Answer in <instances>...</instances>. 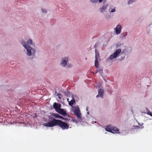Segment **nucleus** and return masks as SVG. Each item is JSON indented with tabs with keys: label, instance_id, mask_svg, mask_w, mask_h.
I'll use <instances>...</instances> for the list:
<instances>
[{
	"label": "nucleus",
	"instance_id": "obj_1",
	"mask_svg": "<svg viewBox=\"0 0 152 152\" xmlns=\"http://www.w3.org/2000/svg\"><path fill=\"white\" fill-rule=\"evenodd\" d=\"M44 125L49 127H52L56 126H58L63 130L68 129L69 127V125L66 122L55 118L52 119L50 121L45 123Z\"/></svg>",
	"mask_w": 152,
	"mask_h": 152
},
{
	"label": "nucleus",
	"instance_id": "obj_2",
	"mask_svg": "<svg viewBox=\"0 0 152 152\" xmlns=\"http://www.w3.org/2000/svg\"><path fill=\"white\" fill-rule=\"evenodd\" d=\"M32 43V40L31 39H29L27 41V43L24 41H22L21 42L22 45L26 49L27 54L28 56H30L32 54L34 55L35 53V50L30 47Z\"/></svg>",
	"mask_w": 152,
	"mask_h": 152
},
{
	"label": "nucleus",
	"instance_id": "obj_3",
	"mask_svg": "<svg viewBox=\"0 0 152 152\" xmlns=\"http://www.w3.org/2000/svg\"><path fill=\"white\" fill-rule=\"evenodd\" d=\"M73 111L75 115L78 118H81V114L80 113L79 107L78 106L74 107L73 108Z\"/></svg>",
	"mask_w": 152,
	"mask_h": 152
},
{
	"label": "nucleus",
	"instance_id": "obj_4",
	"mask_svg": "<svg viewBox=\"0 0 152 152\" xmlns=\"http://www.w3.org/2000/svg\"><path fill=\"white\" fill-rule=\"evenodd\" d=\"M121 52V50L120 49H118L116 50L113 54L110 55L109 57V59L112 60L113 58H116L118 55Z\"/></svg>",
	"mask_w": 152,
	"mask_h": 152
},
{
	"label": "nucleus",
	"instance_id": "obj_5",
	"mask_svg": "<svg viewBox=\"0 0 152 152\" xmlns=\"http://www.w3.org/2000/svg\"><path fill=\"white\" fill-rule=\"evenodd\" d=\"M122 29V27L120 24L118 25L116 28H114V30L117 34H120Z\"/></svg>",
	"mask_w": 152,
	"mask_h": 152
},
{
	"label": "nucleus",
	"instance_id": "obj_6",
	"mask_svg": "<svg viewBox=\"0 0 152 152\" xmlns=\"http://www.w3.org/2000/svg\"><path fill=\"white\" fill-rule=\"evenodd\" d=\"M61 105L60 104L55 102L53 104V107L56 112L61 108Z\"/></svg>",
	"mask_w": 152,
	"mask_h": 152
},
{
	"label": "nucleus",
	"instance_id": "obj_7",
	"mask_svg": "<svg viewBox=\"0 0 152 152\" xmlns=\"http://www.w3.org/2000/svg\"><path fill=\"white\" fill-rule=\"evenodd\" d=\"M104 93L103 90L102 89H99L98 91V94L96 96V97L98 98L100 96L102 98L103 97V94Z\"/></svg>",
	"mask_w": 152,
	"mask_h": 152
},
{
	"label": "nucleus",
	"instance_id": "obj_8",
	"mask_svg": "<svg viewBox=\"0 0 152 152\" xmlns=\"http://www.w3.org/2000/svg\"><path fill=\"white\" fill-rule=\"evenodd\" d=\"M57 112L64 116L66 115V112L63 109H60L59 110L57 111Z\"/></svg>",
	"mask_w": 152,
	"mask_h": 152
},
{
	"label": "nucleus",
	"instance_id": "obj_9",
	"mask_svg": "<svg viewBox=\"0 0 152 152\" xmlns=\"http://www.w3.org/2000/svg\"><path fill=\"white\" fill-rule=\"evenodd\" d=\"M108 6V4L103 5L102 7L99 9L100 12L101 13L103 12L107 9Z\"/></svg>",
	"mask_w": 152,
	"mask_h": 152
},
{
	"label": "nucleus",
	"instance_id": "obj_10",
	"mask_svg": "<svg viewBox=\"0 0 152 152\" xmlns=\"http://www.w3.org/2000/svg\"><path fill=\"white\" fill-rule=\"evenodd\" d=\"M111 131L113 132V133H119V130L117 129L116 127L112 126V129H111Z\"/></svg>",
	"mask_w": 152,
	"mask_h": 152
},
{
	"label": "nucleus",
	"instance_id": "obj_11",
	"mask_svg": "<svg viewBox=\"0 0 152 152\" xmlns=\"http://www.w3.org/2000/svg\"><path fill=\"white\" fill-rule=\"evenodd\" d=\"M52 115L53 116H54L56 118L61 119L62 120L64 119V118L63 117L60 115L58 114L54 113L53 114H52Z\"/></svg>",
	"mask_w": 152,
	"mask_h": 152
},
{
	"label": "nucleus",
	"instance_id": "obj_12",
	"mask_svg": "<svg viewBox=\"0 0 152 152\" xmlns=\"http://www.w3.org/2000/svg\"><path fill=\"white\" fill-rule=\"evenodd\" d=\"M112 126L111 125L107 126L105 128V130L108 132H113V131H111Z\"/></svg>",
	"mask_w": 152,
	"mask_h": 152
},
{
	"label": "nucleus",
	"instance_id": "obj_13",
	"mask_svg": "<svg viewBox=\"0 0 152 152\" xmlns=\"http://www.w3.org/2000/svg\"><path fill=\"white\" fill-rule=\"evenodd\" d=\"M67 62L66 60L62 59L60 64L62 66H65L66 65Z\"/></svg>",
	"mask_w": 152,
	"mask_h": 152
},
{
	"label": "nucleus",
	"instance_id": "obj_14",
	"mask_svg": "<svg viewBox=\"0 0 152 152\" xmlns=\"http://www.w3.org/2000/svg\"><path fill=\"white\" fill-rule=\"evenodd\" d=\"M75 100L73 98L71 100V101H69V104L70 106H72L73 104L75 103Z\"/></svg>",
	"mask_w": 152,
	"mask_h": 152
},
{
	"label": "nucleus",
	"instance_id": "obj_15",
	"mask_svg": "<svg viewBox=\"0 0 152 152\" xmlns=\"http://www.w3.org/2000/svg\"><path fill=\"white\" fill-rule=\"evenodd\" d=\"M95 59L98 60V59L99 58V53L97 52L96 50H95Z\"/></svg>",
	"mask_w": 152,
	"mask_h": 152
},
{
	"label": "nucleus",
	"instance_id": "obj_16",
	"mask_svg": "<svg viewBox=\"0 0 152 152\" xmlns=\"http://www.w3.org/2000/svg\"><path fill=\"white\" fill-rule=\"evenodd\" d=\"M95 67L96 68H98V67H99V63H98V60H96V59L95 60Z\"/></svg>",
	"mask_w": 152,
	"mask_h": 152
},
{
	"label": "nucleus",
	"instance_id": "obj_17",
	"mask_svg": "<svg viewBox=\"0 0 152 152\" xmlns=\"http://www.w3.org/2000/svg\"><path fill=\"white\" fill-rule=\"evenodd\" d=\"M109 11L111 12H113L115 11V7H112L109 9Z\"/></svg>",
	"mask_w": 152,
	"mask_h": 152
},
{
	"label": "nucleus",
	"instance_id": "obj_18",
	"mask_svg": "<svg viewBox=\"0 0 152 152\" xmlns=\"http://www.w3.org/2000/svg\"><path fill=\"white\" fill-rule=\"evenodd\" d=\"M127 34V33L126 32H125L122 34V36H121V37L122 39L124 38H125Z\"/></svg>",
	"mask_w": 152,
	"mask_h": 152
},
{
	"label": "nucleus",
	"instance_id": "obj_19",
	"mask_svg": "<svg viewBox=\"0 0 152 152\" xmlns=\"http://www.w3.org/2000/svg\"><path fill=\"white\" fill-rule=\"evenodd\" d=\"M103 0H91V1L92 2H97L98 1L99 3L102 2Z\"/></svg>",
	"mask_w": 152,
	"mask_h": 152
},
{
	"label": "nucleus",
	"instance_id": "obj_20",
	"mask_svg": "<svg viewBox=\"0 0 152 152\" xmlns=\"http://www.w3.org/2000/svg\"><path fill=\"white\" fill-rule=\"evenodd\" d=\"M135 127L136 128L138 129H143L144 127L142 125H141L140 126H136Z\"/></svg>",
	"mask_w": 152,
	"mask_h": 152
},
{
	"label": "nucleus",
	"instance_id": "obj_21",
	"mask_svg": "<svg viewBox=\"0 0 152 152\" xmlns=\"http://www.w3.org/2000/svg\"><path fill=\"white\" fill-rule=\"evenodd\" d=\"M64 94L65 95L67 96H68V95H69V92L68 91H67V92H65L64 93Z\"/></svg>",
	"mask_w": 152,
	"mask_h": 152
},
{
	"label": "nucleus",
	"instance_id": "obj_22",
	"mask_svg": "<svg viewBox=\"0 0 152 152\" xmlns=\"http://www.w3.org/2000/svg\"><path fill=\"white\" fill-rule=\"evenodd\" d=\"M134 1V0H130L128 2V4H131L133 1Z\"/></svg>",
	"mask_w": 152,
	"mask_h": 152
},
{
	"label": "nucleus",
	"instance_id": "obj_23",
	"mask_svg": "<svg viewBox=\"0 0 152 152\" xmlns=\"http://www.w3.org/2000/svg\"><path fill=\"white\" fill-rule=\"evenodd\" d=\"M42 11L43 13H47V11L46 10H44L43 9H42Z\"/></svg>",
	"mask_w": 152,
	"mask_h": 152
},
{
	"label": "nucleus",
	"instance_id": "obj_24",
	"mask_svg": "<svg viewBox=\"0 0 152 152\" xmlns=\"http://www.w3.org/2000/svg\"><path fill=\"white\" fill-rule=\"evenodd\" d=\"M147 114H148V115H151V114H152V113H151V112H150H150H148L147 113Z\"/></svg>",
	"mask_w": 152,
	"mask_h": 152
},
{
	"label": "nucleus",
	"instance_id": "obj_25",
	"mask_svg": "<svg viewBox=\"0 0 152 152\" xmlns=\"http://www.w3.org/2000/svg\"><path fill=\"white\" fill-rule=\"evenodd\" d=\"M57 96H62V95H61V94H57Z\"/></svg>",
	"mask_w": 152,
	"mask_h": 152
},
{
	"label": "nucleus",
	"instance_id": "obj_26",
	"mask_svg": "<svg viewBox=\"0 0 152 152\" xmlns=\"http://www.w3.org/2000/svg\"><path fill=\"white\" fill-rule=\"evenodd\" d=\"M58 98L60 99H61V97L60 96H58Z\"/></svg>",
	"mask_w": 152,
	"mask_h": 152
},
{
	"label": "nucleus",
	"instance_id": "obj_27",
	"mask_svg": "<svg viewBox=\"0 0 152 152\" xmlns=\"http://www.w3.org/2000/svg\"><path fill=\"white\" fill-rule=\"evenodd\" d=\"M67 101H68V102H69V99L68 98H67Z\"/></svg>",
	"mask_w": 152,
	"mask_h": 152
},
{
	"label": "nucleus",
	"instance_id": "obj_28",
	"mask_svg": "<svg viewBox=\"0 0 152 152\" xmlns=\"http://www.w3.org/2000/svg\"><path fill=\"white\" fill-rule=\"evenodd\" d=\"M99 71L100 72H102V70H100Z\"/></svg>",
	"mask_w": 152,
	"mask_h": 152
},
{
	"label": "nucleus",
	"instance_id": "obj_29",
	"mask_svg": "<svg viewBox=\"0 0 152 152\" xmlns=\"http://www.w3.org/2000/svg\"><path fill=\"white\" fill-rule=\"evenodd\" d=\"M151 26H152L151 27L152 28V24L151 25Z\"/></svg>",
	"mask_w": 152,
	"mask_h": 152
},
{
	"label": "nucleus",
	"instance_id": "obj_30",
	"mask_svg": "<svg viewBox=\"0 0 152 152\" xmlns=\"http://www.w3.org/2000/svg\"><path fill=\"white\" fill-rule=\"evenodd\" d=\"M87 113H89L88 112H87Z\"/></svg>",
	"mask_w": 152,
	"mask_h": 152
}]
</instances>
